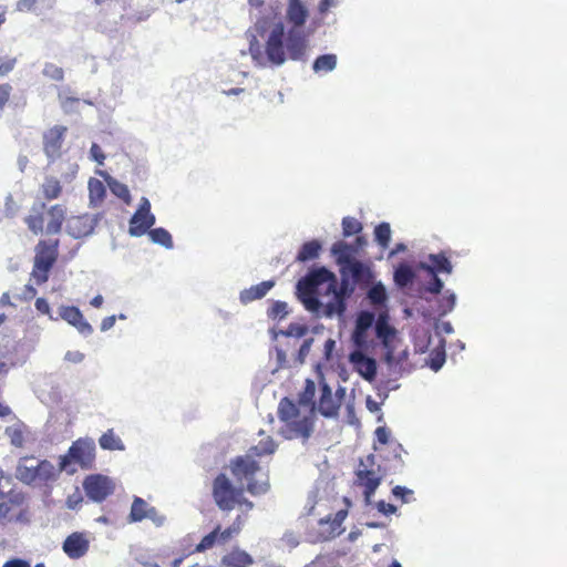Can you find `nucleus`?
<instances>
[{
  "label": "nucleus",
  "mask_w": 567,
  "mask_h": 567,
  "mask_svg": "<svg viewBox=\"0 0 567 567\" xmlns=\"http://www.w3.org/2000/svg\"><path fill=\"white\" fill-rule=\"evenodd\" d=\"M33 461V456H24L19 460L16 477L21 483L37 487H48L58 480L61 471L60 468L56 470L50 461L41 460L35 464L32 463Z\"/></svg>",
  "instance_id": "39448f33"
},
{
  "label": "nucleus",
  "mask_w": 567,
  "mask_h": 567,
  "mask_svg": "<svg viewBox=\"0 0 567 567\" xmlns=\"http://www.w3.org/2000/svg\"><path fill=\"white\" fill-rule=\"evenodd\" d=\"M347 515H348L347 509H340L334 514L333 518H331V516H327L326 518H321L319 520V524L320 525L329 524L330 525L329 536L333 537L336 535L341 534V532H342L341 525L344 522Z\"/></svg>",
  "instance_id": "72a5a7b5"
},
{
  "label": "nucleus",
  "mask_w": 567,
  "mask_h": 567,
  "mask_svg": "<svg viewBox=\"0 0 567 567\" xmlns=\"http://www.w3.org/2000/svg\"><path fill=\"white\" fill-rule=\"evenodd\" d=\"M37 296V289L32 285H25L23 292H22V299L28 301L32 300Z\"/></svg>",
  "instance_id": "69168bd1"
},
{
  "label": "nucleus",
  "mask_w": 567,
  "mask_h": 567,
  "mask_svg": "<svg viewBox=\"0 0 567 567\" xmlns=\"http://www.w3.org/2000/svg\"><path fill=\"white\" fill-rule=\"evenodd\" d=\"M277 444L274 441L271 436H266L265 439H261L258 444L251 446L248 454H251L252 457L255 456H264V455H271L276 452Z\"/></svg>",
  "instance_id": "2f4dec72"
},
{
  "label": "nucleus",
  "mask_w": 567,
  "mask_h": 567,
  "mask_svg": "<svg viewBox=\"0 0 567 567\" xmlns=\"http://www.w3.org/2000/svg\"><path fill=\"white\" fill-rule=\"evenodd\" d=\"M229 467L238 482H246V488L251 495H261L269 489L268 475L261 473L259 463L251 454L236 456Z\"/></svg>",
  "instance_id": "20e7f679"
},
{
  "label": "nucleus",
  "mask_w": 567,
  "mask_h": 567,
  "mask_svg": "<svg viewBox=\"0 0 567 567\" xmlns=\"http://www.w3.org/2000/svg\"><path fill=\"white\" fill-rule=\"evenodd\" d=\"M377 508L383 515H392L396 513V506L385 503L384 501H379L377 503Z\"/></svg>",
  "instance_id": "6e6d98bb"
},
{
  "label": "nucleus",
  "mask_w": 567,
  "mask_h": 567,
  "mask_svg": "<svg viewBox=\"0 0 567 567\" xmlns=\"http://www.w3.org/2000/svg\"><path fill=\"white\" fill-rule=\"evenodd\" d=\"M268 318L281 320L288 315V305L285 301H275L267 311Z\"/></svg>",
  "instance_id": "a18cd8bd"
},
{
  "label": "nucleus",
  "mask_w": 567,
  "mask_h": 567,
  "mask_svg": "<svg viewBox=\"0 0 567 567\" xmlns=\"http://www.w3.org/2000/svg\"><path fill=\"white\" fill-rule=\"evenodd\" d=\"M287 50L291 60H301L307 49V38L301 29L291 28L287 37Z\"/></svg>",
  "instance_id": "6ab92c4d"
},
{
  "label": "nucleus",
  "mask_w": 567,
  "mask_h": 567,
  "mask_svg": "<svg viewBox=\"0 0 567 567\" xmlns=\"http://www.w3.org/2000/svg\"><path fill=\"white\" fill-rule=\"evenodd\" d=\"M106 183H107L111 192L116 197L122 199L127 205L131 204V202H132L131 193H130L128 187L125 184H123V183L118 182L117 179L110 177V176L106 178Z\"/></svg>",
  "instance_id": "c9c22d12"
},
{
  "label": "nucleus",
  "mask_w": 567,
  "mask_h": 567,
  "mask_svg": "<svg viewBox=\"0 0 567 567\" xmlns=\"http://www.w3.org/2000/svg\"><path fill=\"white\" fill-rule=\"evenodd\" d=\"M157 511L155 507H150L146 501L135 496L127 519L130 523H137L145 518L155 519Z\"/></svg>",
  "instance_id": "4be33fe9"
},
{
  "label": "nucleus",
  "mask_w": 567,
  "mask_h": 567,
  "mask_svg": "<svg viewBox=\"0 0 567 567\" xmlns=\"http://www.w3.org/2000/svg\"><path fill=\"white\" fill-rule=\"evenodd\" d=\"M95 462V444L91 439H79L72 443L68 453L59 458L60 471L74 473L69 470L70 464H78L82 470H90Z\"/></svg>",
  "instance_id": "6e6552de"
},
{
  "label": "nucleus",
  "mask_w": 567,
  "mask_h": 567,
  "mask_svg": "<svg viewBox=\"0 0 567 567\" xmlns=\"http://www.w3.org/2000/svg\"><path fill=\"white\" fill-rule=\"evenodd\" d=\"M10 484H11V477L6 476L3 471L0 470V499L7 495V493L4 492V487L10 486Z\"/></svg>",
  "instance_id": "e2e57ef3"
},
{
  "label": "nucleus",
  "mask_w": 567,
  "mask_h": 567,
  "mask_svg": "<svg viewBox=\"0 0 567 567\" xmlns=\"http://www.w3.org/2000/svg\"><path fill=\"white\" fill-rule=\"evenodd\" d=\"M394 497L400 498L402 503H409L413 496V491L404 486L396 485L392 488Z\"/></svg>",
  "instance_id": "09e8293b"
},
{
  "label": "nucleus",
  "mask_w": 567,
  "mask_h": 567,
  "mask_svg": "<svg viewBox=\"0 0 567 567\" xmlns=\"http://www.w3.org/2000/svg\"><path fill=\"white\" fill-rule=\"evenodd\" d=\"M374 237L379 246L386 248L391 240V227L388 223L379 224L374 229Z\"/></svg>",
  "instance_id": "ea45409f"
},
{
  "label": "nucleus",
  "mask_w": 567,
  "mask_h": 567,
  "mask_svg": "<svg viewBox=\"0 0 567 567\" xmlns=\"http://www.w3.org/2000/svg\"><path fill=\"white\" fill-rule=\"evenodd\" d=\"M148 235L153 243L159 244V245L164 246L165 248L173 247L172 236L166 229H164L162 227L154 228L148 231Z\"/></svg>",
  "instance_id": "4c0bfd02"
},
{
  "label": "nucleus",
  "mask_w": 567,
  "mask_h": 567,
  "mask_svg": "<svg viewBox=\"0 0 567 567\" xmlns=\"http://www.w3.org/2000/svg\"><path fill=\"white\" fill-rule=\"evenodd\" d=\"M393 278L396 286L404 288L413 282L415 272L411 266L406 264H400L395 268Z\"/></svg>",
  "instance_id": "7c9ffc66"
},
{
  "label": "nucleus",
  "mask_w": 567,
  "mask_h": 567,
  "mask_svg": "<svg viewBox=\"0 0 567 567\" xmlns=\"http://www.w3.org/2000/svg\"><path fill=\"white\" fill-rule=\"evenodd\" d=\"M332 252L337 257V261L341 266V269L355 259L353 257L354 249L344 241L333 244Z\"/></svg>",
  "instance_id": "c756f323"
},
{
  "label": "nucleus",
  "mask_w": 567,
  "mask_h": 567,
  "mask_svg": "<svg viewBox=\"0 0 567 567\" xmlns=\"http://www.w3.org/2000/svg\"><path fill=\"white\" fill-rule=\"evenodd\" d=\"M83 359H84V354L79 351H69L65 354V360L73 362V363H79Z\"/></svg>",
  "instance_id": "338daca9"
},
{
  "label": "nucleus",
  "mask_w": 567,
  "mask_h": 567,
  "mask_svg": "<svg viewBox=\"0 0 567 567\" xmlns=\"http://www.w3.org/2000/svg\"><path fill=\"white\" fill-rule=\"evenodd\" d=\"M432 280L429 282L426 287V291L431 293H440L443 289V281L437 277V275H431Z\"/></svg>",
  "instance_id": "3c124183"
},
{
  "label": "nucleus",
  "mask_w": 567,
  "mask_h": 567,
  "mask_svg": "<svg viewBox=\"0 0 567 567\" xmlns=\"http://www.w3.org/2000/svg\"><path fill=\"white\" fill-rule=\"evenodd\" d=\"M320 398L318 402V411L321 415L326 417H333L338 415L341 401L346 394L344 388H339L336 392V398L332 395L331 388L322 382L320 384Z\"/></svg>",
  "instance_id": "2eb2a0df"
},
{
  "label": "nucleus",
  "mask_w": 567,
  "mask_h": 567,
  "mask_svg": "<svg viewBox=\"0 0 567 567\" xmlns=\"http://www.w3.org/2000/svg\"><path fill=\"white\" fill-rule=\"evenodd\" d=\"M82 502L83 497L81 493L76 491L75 493L68 496L65 504L69 509H76L81 506Z\"/></svg>",
  "instance_id": "8fccbe9b"
},
{
  "label": "nucleus",
  "mask_w": 567,
  "mask_h": 567,
  "mask_svg": "<svg viewBox=\"0 0 567 567\" xmlns=\"http://www.w3.org/2000/svg\"><path fill=\"white\" fill-rule=\"evenodd\" d=\"M343 275H350L354 284H370L372 274L361 261L354 259L342 269Z\"/></svg>",
  "instance_id": "5701e85b"
},
{
  "label": "nucleus",
  "mask_w": 567,
  "mask_h": 567,
  "mask_svg": "<svg viewBox=\"0 0 567 567\" xmlns=\"http://www.w3.org/2000/svg\"><path fill=\"white\" fill-rule=\"evenodd\" d=\"M455 295L452 292H449L445 296H443L439 305L440 315H446L447 312L452 311L455 306Z\"/></svg>",
  "instance_id": "de8ad7c7"
},
{
  "label": "nucleus",
  "mask_w": 567,
  "mask_h": 567,
  "mask_svg": "<svg viewBox=\"0 0 567 567\" xmlns=\"http://www.w3.org/2000/svg\"><path fill=\"white\" fill-rule=\"evenodd\" d=\"M322 249L321 244L317 239L306 241L299 249L296 260L299 262H306L309 260L317 259Z\"/></svg>",
  "instance_id": "cd10ccee"
},
{
  "label": "nucleus",
  "mask_w": 567,
  "mask_h": 567,
  "mask_svg": "<svg viewBox=\"0 0 567 567\" xmlns=\"http://www.w3.org/2000/svg\"><path fill=\"white\" fill-rule=\"evenodd\" d=\"M254 564L252 557L245 550L234 549L221 559L223 567H249Z\"/></svg>",
  "instance_id": "bb28decb"
},
{
  "label": "nucleus",
  "mask_w": 567,
  "mask_h": 567,
  "mask_svg": "<svg viewBox=\"0 0 567 567\" xmlns=\"http://www.w3.org/2000/svg\"><path fill=\"white\" fill-rule=\"evenodd\" d=\"M27 496L21 491L9 489L0 501V517L7 522H24L29 513Z\"/></svg>",
  "instance_id": "9d476101"
},
{
  "label": "nucleus",
  "mask_w": 567,
  "mask_h": 567,
  "mask_svg": "<svg viewBox=\"0 0 567 567\" xmlns=\"http://www.w3.org/2000/svg\"><path fill=\"white\" fill-rule=\"evenodd\" d=\"M66 220V207L62 204H54L47 209L44 203L32 206L30 214L25 216L24 223L33 235L45 233L58 235Z\"/></svg>",
  "instance_id": "7ed1b4c3"
},
{
  "label": "nucleus",
  "mask_w": 567,
  "mask_h": 567,
  "mask_svg": "<svg viewBox=\"0 0 567 567\" xmlns=\"http://www.w3.org/2000/svg\"><path fill=\"white\" fill-rule=\"evenodd\" d=\"M60 240L56 238L40 239L34 247L31 280L41 286L49 280L50 272L59 258Z\"/></svg>",
  "instance_id": "0eeeda50"
},
{
  "label": "nucleus",
  "mask_w": 567,
  "mask_h": 567,
  "mask_svg": "<svg viewBox=\"0 0 567 567\" xmlns=\"http://www.w3.org/2000/svg\"><path fill=\"white\" fill-rule=\"evenodd\" d=\"M90 154H91V157L100 165H102L104 163L105 155L97 144H95V143L92 144V146L90 148Z\"/></svg>",
  "instance_id": "5fc2aeb1"
},
{
  "label": "nucleus",
  "mask_w": 567,
  "mask_h": 567,
  "mask_svg": "<svg viewBox=\"0 0 567 567\" xmlns=\"http://www.w3.org/2000/svg\"><path fill=\"white\" fill-rule=\"evenodd\" d=\"M35 309L42 313V315H47L49 316L50 319H53L52 315H51V308H50V305L49 302L47 301V299L44 298H38L35 300Z\"/></svg>",
  "instance_id": "603ef678"
},
{
  "label": "nucleus",
  "mask_w": 567,
  "mask_h": 567,
  "mask_svg": "<svg viewBox=\"0 0 567 567\" xmlns=\"http://www.w3.org/2000/svg\"><path fill=\"white\" fill-rule=\"evenodd\" d=\"M312 341L313 339L310 338V339H306L302 344L300 346V349H299V358H300V361L302 362L305 357L308 355L309 351H310V348H311V344H312Z\"/></svg>",
  "instance_id": "0e129e2a"
},
{
  "label": "nucleus",
  "mask_w": 567,
  "mask_h": 567,
  "mask_svg": "<svg viewBox=\"0 0 567 567\" xmlns=\"http://www.w3.org/2000/svg\"><path fill=\"white\" fill-rule=\"evenodd\" d=\"M362 224L354 217L347 216L342 219V234L344 237H350L361 233Z\"/></svg>",
  "instance_id": "79ce46f5"
},
{
  "label": "nucleus",
  "mask_w": 567,
  "mask_h": 567,
  "mask_svg": "<svg viewBox=\"0 0 567 567\" xmlns=\"http://www.w3.org/2000/svg\"><path fill=\"white\" fill-rule=\"evenodd\" d=\"M66 133L68 127L64 125H54L43 132V152L50 162L61 157Z\"/></svg>",
  "instance_id": "f8f14e48"
},
{
  "label": "nucleus",
  "mask_w": 567,
  "mask_h": 567,
  "mask_svg": "<svg viewBox=\"0 0 567 567\" xmlns=\"http://www.w3.org/2000/svg\"><path fill=\"white\" fill-rule=\"evenodd\" d=\"M375 333L377 337L382 341V344L386 350V362L394 361V347L392 343L395 338V329L390 326L389 317L386 313L379 315L375 321Z\"/></svg>",
  "instance_id": "dca6fc26"
},
{
  "label": "nucleus",
  "mask_w": 567,
  "mask_h": 567,
  "mask_svg": "<svg viewBox=\"0 0 567 567\" xmlns=\"http://www.w3.org/2000/svg\"><path fill=\"white\" fill-rule=\"evenodd\" d=\"M18 209H19V206L17 205V203L14 202L12 196L7 197V200H6L7 216L13 217L16 215V213L18 212Z\"/></svg>",
  "instance_id": "bf43d9fd"
},
{
  "label": "nucleus",
  "mask_w": 567,
  "mask_h": 567,
  "mask_svg": "<svg viewBox=\"0 0 567 567\" xmlns=\"http://www.w3.org/2000/svg\"><path fill=\"white\" fill-rule=\"evenodd\" d=\"M62 549L69 558L80 559L87 554L90 540L84 533L74 532L64 539Z\"/></svg>",
  "instance_id": "f3484780"
},
{
  "label": "nucleus",
  "mask_w": 567,
  "mask_h": 567,
  "mask_svg": "<svg viewBox=\"0 0 567 567\" xmlns=\"http://www.w3.org/2000/svg\"><path fill=\"white\" fill-rule=\"evenodd\" d=\"M374 320V313L370 311H362L357 318L355 328L368 331V329L373 324Z\"/></svg>",
  "instance_id": "49530a36"
},
{
  "label": "nucleus",
  "mask_w": 567,
  "mask_h": 567,
  "mask_svg": "<svg viewBox=\"0 0 567 567\" xmlns=\"http://www.w3.org/2000/svg\"><path fill=\"white\" fill-rule=\"evenodd\" d=\"M284 37L285 27L279 22L272 28L266 41L267 59L274 65H281L286 61Z\"/></svg>",
  "instance_id": "4468645a"
},
{
  "label": "nucleus",
  "mask_w": 567,
  "mask_h": 567,
  "mask_svg": "<svg viewBox=\"0 0 567 567\" xmlns=\"http://www.w3.org/2000/svg\"><path fill=\"white\" fill-rule=\"evenodd\" d=\"M308 18V11L300 0H289L287 19L293 24L292 28L301 29Z\"/></svg>",
  "instance_id": "393cba45"
},
{
  "label": "nucleus",
  "mask_w": 567,
  "mask_h": 567,
  "mask_svg": "<svg viewBox=\"0 0 567 567\" xmlns=\"http://www.w3.org/2000/svg\"><path fill=\"white\" fill-rule=\"evenodd\" d=\"M353 341L357 347L363 348L367 344V330H360L354 328L353 331Z\"/></svg>",
  "instance_id": "864d4df0"
},
{
  "label": "nucleus",
  "mask_w": 567,
  "mask_h": 567,
  "mask_svg": "<svg viewBox=\"0 0 567 567\" xmlns=\"http://www.w3.org/2000/svg\"><path fill=\"white\" fill-rule=\"evenodd\" d=\"M431 264L421 262L420 269L426 271L429 275H437L440 272L451 274L453 266L446 255L442 251L439 254L429 255Z\"/></svg>",
  "instance_id": "412c9836"
},
{
  "label": "nucleus",
  "mask_w": 567,
  "mask_h": 567,
  "mask_svg": "<svg viewBox=\"0 0 567 567\" xmlns=\"http://www.w3.org/2000/svg\"><path fill=\"white\" fill-rule=\"evenodd\" d=\"M3 567H30V564L23 559H11Z\"/></svg>",
  "instance_id": "774afa93"
},
{
  "label": "nucleus",
  "mask_w": 567,
  "mask_h": 567,
  "mask_svg": "<svg viewBox=\"0 0 567 567\" xmlns=\"http://www.w3.org/2000/svg\"><path fill=\"white\" fill-rule=\"evenodd\" d=\"M315 394H316V383L313 380L307 379L306 383H305L303 391L300 393V403L311 405V410L313 411Z\"/></svg>",
  "instance_id": "37998d69"
},
{
  "label": "nucleus",
  "mask_w": 567,
  "mask_h": 567,
  "mask_svg": "<svg viewBox=\"0 0 567 567\" xmlns=\"http://www.w3.org/2000/svg\"><path fill=\"white\" fill-rule=\"evenodd\" d=\"M16 65V59H9L2 63H0V76H4L10 73Z\"/></svg>",
  "instance_id": "052dcab7"
},
{
  "label": "nucleus",
  "mask_w": 567,
  "mask_h": 567,
  "mask_svg": "<svg viewBox=\"0 0 567 567\" xmlns=\"http://www.w3.org/2000/svg\"><path fill=\"white\" fill-rule=\"evenodd\" d=\"M352 292L349 281L338 279L327 268L311 270L297 284V297L305 308L319 317L332 318L346 311V299Z\"/></svg>",
  "instance_id": "f257e3e1"
},
{
  "label": "nucleus",
  "mask_w": 567,
  "mask_h": 567,
  "mask_svg": "<svg viewBox=\"0 0 567 567\" xmlns=\"http://www.w3.org/2000/svg\"><path fill=\"white\" fill-rule=\"evenodd\" d=\"M368 298L372 305H382L386 300V291L382 284H375L368 291Z\"/></svg>",
  "instance_id": "c03bdc74"
},
{
  "label": "nucleus",
  "mask_w": 567,
  "mask_h": 567,
  "mask_svg": "<svg viewBox=\"0 0 567 567\" xmlns=\"http://www.w3.org/2000/svg\"><path fill=\"white\" fill-rule=\"evenodd\" d=\"M106 195V189L104 184L97 178H90L89 181V197L90 203L94 206L100 205Z\"/></svg>",
  "instance_id": "473e14b6"
},
{
  "label": "nucleus",
  "mask_w": 567,
  "mask_h": 567,
  "mask_svg": "<svg viewBox=\"0 0 567 567\" xmlns=\"http://www.w3.org/2000/svg\"><path fill=\"white\" fill-rule=\"evenodd\" d=\"M219 525L214 528L209 534L205 535L200 543L196 546V551H205L219 544Z\"/></svg>",
  "instance_id": "a19ab883"
},
{
  "label": "nucleus",
  "mask_w": 567,
  "mask_h": 567,
  "mask_svg": "<svg viewBox=\"0 0 567 567\" xmlns=\"http://www.w3.org/2000/svg\"><path fill=\"white\" fill-rule=\"evenodd\" d=\"M278 417L282 423L279 433L286 440L299 439L302 442H307L313 432V411L310 410L307 413H302L288 398L280 400Z\"/></svg>",
  "instance_id": "f03ea898"
},
{
  "label": "nucleus",
  "mask_w": 567,
  "mask_h": 567,
  "mask_svg": "<svg viewBox=\"0 0 567 567\" xmlns=\"http://www.w3.org/2000/svg\"><path fill=\"white\" fill-rule=\"evenodd\" d=\"M38 2L39 0H19L17 7L19 11L28 12L32 11L37 7Z\"/></svg>",
  "instance_id": "4d7b16f0"
},
{
  "label": "nucleus",
  "mask_w": 567,
  "mask_h": 567,
  "mask_svg": "<svg viewBox=\"0 0 567 567\" xmlns=\"http://www.w3.org/2000/svg\"><path fill=\"white\" fill-rule=\"evenodd\" d=\"M243 527L241 516H237L233 524L225 528L224 530L219 529V544H226L229 542L235 535H238Z\"/></svg>",
  "instance_id": "58836bf2"
},
{
  "label": "nucleus",
  "mask_w": 567,
  "mask_h": 567,
  "mask_svg": "<svg viewBox=\"0 0 567 567\" xmlns=\"http://www.w3.org/2000/svg\"><path fill=\"white\" fill-rule=\"evenodd\" d=\"M212 496L216 506L223 512H230L235 507L244 508L245 512L254 508V503L245 497L243 487L235 486L224 473L214 478Z\"/></svg>",
  "instance_id": "423d86ee"
},
{
  "label": "nucleus",
  "mask_w": 567,
  "mask_h": 567,
  "mask_svg": "<svg viewBox=\"0 0 567 567\" xmlns=\"http://www.w3.org/2000/svg\"><path fill=\"white\" fill-rule=\"evenodd\" d=\"M307 332V328L300 324H290L288 330L285 332L286 336L302 337Z\"/></svg>",
  "instance_id": "13d9d810"
},
{
  "label": "nucleus",
  "mask_w": 567,
  "mask_h": 567,
  "mask_svg": "<svg viewBox=\"0 0 567 567\" xmlns=\"http://www.w3.org/2000/svg\"><path fill=\"white\" fill-rule=\"evenodd\" d=\"M100 446L103 450L109 451H123L124 444L122 440L114 433L113 429L107 430L102 436L99 439Z\"/></svg>",
  "instance_id": "f704fd0d"
},
{
  "label": "nucleus",
  "mask_w": 567,
  "mask_h": 567,
  "mask_svg": "<svg viewBox=\"0 0 567 567\" xmlns=\"http://www.w3.org/2000/svg\"><path fill=\"white\" fill-rule=\"evenodd\" d=\"M85 495L95 503L104 502L115 492L114 481L103 474H91L83 480Z\"/></svg>",
  "instance_id": "9b49d317"
},
{
  "label": "nucleus",
  "mask_w": 567,
  "mask_h": 567,
  "mask_svg": "<svg viewBox=\"0 0 567 567\" xmlns=\"http://www.w3.org/2000/svg\"><path fill=\"white\" fill-rule=\"evenodd\" d=\"M350 361L362 378L367 381L374 380L377 375V363L374 359L367 357L361 351H353L350 354Z\"/></svg>",
  "instance_id": "aec40b11"
},
{
  "label": "nucleus",
  "mask_w": 567,
  "mask_h": 567,
  "mask_svg": "<svg viewBox=\"0 0 567 567\" xmlns=\"http://www.w3.org/2000/svg\"><path fill=\"white\" fill-rule=\"evenodd\" d=\"M375 436L380 443L385 444L389 441L390 431L384 426H380L375 430Z\"/></svg>",
  "instance_id": "680f3d73"
},
{
  "label": "nucleus",
  "mask_w": 567,
  "mask_h": 567,
  "mask_svg": "<svg viewBox=\"0 0 567 567\" xmlns=\"http://www.w3.org/2000/svg\"><path fill=\"white\" fill-rule=\"evenodd\" d=\"M275 286L274 280H266L240 291L239 300L243 305L250 303L255 300L264 298L268 291Z\"/></svg>",
  "instance_id": "b1692460"
},
{
  "label": "nucleus",
  "mask_w": 567,
  "mask_h": 567,
  "mask_svg": "<svg viewBox=\"0 0 567 567\" xmlns=\"http://www.w3.org/2000/svg\"><path fill=\"white\" fill-rule=\"evenodd\" d=\"M60 317L73 326L81 334L90 336L93 332L92 326L84 319L82 312L74 306H62Z\"/></svg>",
  "instance_id": "a211bd4d"
},
{
  "label": "nucleus",
  "mask_w": 567,
  "mask_h": 567,
  "mask_svg": "<svg viewBox=\"0 0 567 567\" xmlns=\"http://www.w3.org/2000/svg\"><path fill=\"white\" fill-rule=\"evenodd\" d=\"M154 224L155 216L151 213V203L146 197H142L138 208L130 219L128 233L134 237L143 236Z\"/></svg>",
  "instance_id": "ddd939ff"
},
{
  "label": "nucleus",
  "mask_w": 567,
  "mask_h": 567,
  "mask_svg": "<svg viewBox=\"0 0 567 567\" xmlns=\"http://www.w3.org/2000/svg\"><path fill=\"white\" fill-rule=\"evenodd\" d=\"M86 216H73L68 220V233L74 238H81L90 234Z\"/></svg>",
  "instance_id": "c85d7f7f"
},
{
  "label": "nucleus",
  "mask_w": 567,
  "mask_h": 567,
  "mask_svg": "<svg viewBox=\"0 0 567 567\" xmlns=\"http://www.w3.org/2000/svg\"><path fill=\"white\" fill-rule=\"evenodd\" d=\"M375 456L369 454L364 460H360L359 466L355 471V485L363 488V496L365 504H370L372 496L382 482L380 474V466L374 468Z\"/></svg>",
  "instance_id": "1a4fd4ad"
},
{
  "label": "nucleus",
  "mask_w": 567,
  "mask_h": 567,
  "mask_svg": "<svg viewBox=\"0 0 567 567\" xmlns=\"http://www.w3.org/2000/svg\"><path fill=\"white\" fill-rule=\"evenodd\" d=\"M40 192L45 200L51 202L62 195L63 187L58 177L48 175L40 185Z\"/></svg>",
  "instance_id": "a878e982"
},
{
  "label": "nucleus",
  "mask_w": 567,
  "mask_h": 567,
  "mask_svg": "<svg viewBox=\"0 0 567 567\" xmlns=\"http://www.w3.org/2000/svg\"><path fill=\"white\" fill-rule=\"evenodd\" d=\"M337 65V56L336 54H323L318 56L313 62V71L317 73L320 72H330Z\"/></svg>",
  "instance_id": "e433bc0d"
}]
</instances>
